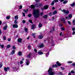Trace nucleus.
I'll use <instances>...</instances> for the list:
<instances>
[{
	"instance_id": "nucleus-2",
	"label": "nucleus",
	"mask_w": 75,
	"mask_h": 75,
	"mask_svg": "<svg viewBox=\"0 0 75 75\" xmlns=\"http://www.w3.org/2000/svg\"><path fill=\"white\" fill-rule=\"evenodd\" d=\"M52 69H51V68L50 67L48 70L49 75H54L55 74V72H52Z\"/></svg>"
},
{
	"instance_id": "nucleus-32",
	"label": "nucleus",
	"mask_w": 75,
	"mask_h": 75,
	"mask_svg": "<svg viewBox=\"0 0 75 75\" xmlns=\"http://www.w3.org/2000/svg\"><path fill=\"white\" fill-rule=\"evenodd\" d=\"M16 47H15V46L14 45L13 46V47L12 48H13V50H16Z\"/></svg>"
},
{
	"instance_id": "nucleus-11",
	"label": "nucleus",
	"mask_w": 75,
	"mask_h": 75,
	"mask_svg": "<svg viewBox=\"0 0 75 75\" xmlns=\"http://www.w3.org/2000/svg\"><path fill=\"white\" fill-rule=\"evenodd\" d=\"M40 48H42V47H44V44H41L40 46H39Z\"/></svg>"
},
{
	"instance_id": "nucleus-64",
	"label": "nucleus",
	"mask_w": 75,
	"mask_h": 75,
	"mask_svg": "<svg viewBox=\"0 0 75 75\" xmlns=\"http://www.w3.org/2000/svg\"><path fill=\"white\" fill-rule=\"evenodd\" d=\"M52 9H53V10H55V8L54 7H52Z\"/></svg>"
},
{
	"instance_id": "nucleus-61",
	"label": "nucleus",
	"mask_w": 75,
	"mask_h": 75,
	"mask_svg": "<svg viewBox=\"0 0 75 75\" xmlns=\"http://www.w3.org/2000/svg\"><path fill=\"white\" fill-rule=\"evenodd\" d=\"M73 66H75V63H72Z\"/></svg>"
},
{
	"instance_id": "nucleus-39",
	"label": "nucleus",
	"mask_w": 75,
	"mask_h": 75,
	"mask_svg": "<svg viewBox=\"0 0 75 75\" xmlns=\"http://www.w3.org/2000/svg\"><path fill=\"white\" fill-rule=\"evenodd\" d=\"M60 68L62 70V71L65 69V68H64V67H61Z\"/></svg>"
},
{
	"instance_id": "nucleus-4",
	"label": "nucleus",
	"mask_w": 75,
	"mask_h": 75,
	"mask_svg": "<svg viewBox=\"0 0 75 75\" xmlns=\"http://www.w3.org/2000/svg\"><path fill=\"white\" fill-rule=\"evenodd\" d=\"M48 8V6L46 5L43 8H41L42 10H44L45 9H47Z\"/></svg>"
},
{
	"instance_id": "nucleus-46",
	"label": "nucleus",
	"mask_w": 75,
	"mask_h": 75,
	"mask_svg": "<svg viewBox=\"0 0 75 75\" xmlns=\"http://www.w3.org/2000/svg\"><path fill=\"white\" fill-rule=\"evenodd\" d=\"M25 22H26V21H25L23 20L22 21V23H25Z\"/></svg>"
},
{
	"instance_id": "nucleus-58",
	"label": "nucleus",
	"mask_w": 75,
	"mask_h": 75,
	"mask_svg": "<svg viewBox=\"0 0 75 75\" xmlns=\"http://www.w3.org/2000/svg\"><path fill=\"white\" fill-rule=\"evenodd\" d=\"M8 41H11V39H9L8 40Z\"/></svg>"
},
{
	"instance_id": "nucleus-44",
	"label": "nucleus",
	"mask_w": 75,
	"mask_h": 75,
	"mask_svg": "<svg viewBox=\"0 0 75 75\" xmlns=\"http://www.w3.org/2000/svg\"><path fill=\"white\" fill-rule=\"evenodd\" d=\"M31 35H32V36H34V35H35V33H32Z\"/></svg>"
},
{
	"instance_id": "nucleus-36",
	"label": "nucleus",
	"mask_w": 75,
	"mask_h": 75,
	"mask_svg": "<svg viewBox=\"0 0 75 75\" xmlns=\"http://www.w3.org/2000/svg\"><path fill=\"white\" fill-rule=\"evenodd\" d=\"M28 49H31V46L29 45L28 46Z\"/></svg>"
},
{
	"instance_id": "nucleus-20",
	"label": "nucleus",
	"mask_w": 75,
	"mask_h": 75,
	"mask_svg": "<svg viewBox=\"0 0 75 75\" xmlns=\"http://www.w3.org/2000/svg\"><path fill=\"white\" fill-rule=\"evenodd\" d=\"M18 54L19 56H21L22 55V53L21 52H18Z\"/></svg>"
},
{
	"instance_id": "nucleus-15",
	"label": "nucleus",
	"mask_w": 75,
	"mask_h": 75,
	"mask_svg": "<svg viewBox=\"0 0 75 75\" xmlns=\"http://www.w3.org/2000/svg\"><path fill=\"white\" fill-rule=\"evenodd\" d=\"M57 14V11H54L53 13V15H55V14Z\"/></svg>"
},
{
	"instance_id": "nucleus-18",
	"label": "nucleus",
	"mask_w": 75,
	"mask_h": 75,
	"mask_svg": "<svg viewBox=\"0 0 75 75\" xmlns=\"http://www.w3.org/2000/svg\"><path fill=\"white\" fill-rule=\"evenodd\" d=\"M18 16L16 15L15 16V20H18Z\"/></svg>"
},
{
	"instance_id": "nucleus-31",
	"label": "nucleus",
	"mask_w": 75,
	"mask_h": 75,
	"mask_svg": "<svg viewBox=\"0 0 75 75\" xmlns=\"http://www.w3.org/2000/svg\"><path fill=\"white\" fill-rule=\"evenodd\" d=\"M7 25L6 26L4 27V29L5 30H7Z\"/></svg>"
},
{
	"instance_id": "nucleus-13",
	"label": "nucleus",
	"mask_w": 75,
	"mask_h": 75,
	"mask_svg": "<svg viewBox=\"0 0 75 75\" xmlns=\"http://www.w3.org/2000/svg\"><path fill=\"white\" fill-rule=\"evenodd\" d=\"M56 63L57 65H58L59 66H61V64L59 63V62H57Z\"/></svg>"
},
{
	"instance_id": "nucleus-49",
	"label": "nucleus",
	"mask_w": 75,
	"mask_h": 75,
	"mask_svg": "<svg viewBox=\"0 0 75 75\" xmlns=\"http://www.w3.org/2000/svg\"><path fill=\"white\" fill-rule=\"evenodd\" d=\"M1 47L2 48H3L4 47V45H2L1 46Z\"/></svg>"
},
{
	"instance_id": "nucleus-6",
	"label": "nucleus",
	"mask_w": 75,
	"mask_h": 75,
	"mask_svg": "<svg viewBox=\"0 0 75 75\" xmlns=\"http://www.w3.org/2000/svg\"><path fill=\"white\" fill-rule=\"evenodd\" d=\"M13 28H18V25L16 24L13 25Z\"/></svg>"
},
{
	"instance_id": "nucleus-57",
	"label": "nucleus",
	"mask_w": 75,
	"mask_h": 75,
	"mask_svg": "<svg viewBox=\"0 0 75 75\" xmlns=\"http://www.w3.org/2000/svg\"><path fill=\"white\" fill-rule=\"evenodd\" d=\"M34 51H35V52H37V50H36V49H35Z\"/></svg>"
},
{
	"instance_id": "nucleus-26",
	"label": "nucleus",
	"mask_w": 75,
	"mask_h": 75,
	"mask_svg": "<svg viewBox=\"0 0 75 75\" xmlns=\"http://www.w3.org/2000/svg\"><path fill=\"white\" fill-rule=\"evenodd\" d=\"M38 53H39V54H40V55L41 54H43V53L41 51H39L38 52Z\"/></svg>"
},
{
	"instance_id": "nucleus-60",
	"label": "nucleus",
	"mask_w": 75,
	"mask_h": 75,
	"mask_svg": "<svg viewBox=\"0 0 75 75\" xmlns=\"http://www.w3.org/2000/svg\"><path fill=\"white\" fill-rule=\"evenodd\" d=\"M71 72L72 74H73V73H74V71H71Z\"/></svg>"
},
{
	"instance_id": "nucleus-9",
	"label": "nucleus",
	"mask_w": 75,
	"mask_h": 75,
	"mask_svg": "<svg viewBox=\"0 0 75 75\" xmlns=\"http://www.w3.org/2000/svg\"><path fill=\"white\" fill-rule=\"evenodd\" d=\"M26 65H29V64H30V62L28 61V60L27 59H26Z\"/></svg>"
},
{
	"instance_id": "nucleus-56",
	"label": "nucleus",
	"mask_w": 75,
	"mask_h": 75,
	"mask_svg": "<svg viewBox=\"0 0 75 75\" xmlns=\"http://www.w3.org/2000/svg\"><path fill=\"white\" fill-rule=\"evenodd\" d=\"M64 0H60V2H62V1H63Z\"/></svg>"
},
{
	"instance_id": "nucleus-43",
	"label": "nucleus",
	"mask_w": 75,
	"mask_h": 75,
	"mask_svg": "<svg viewBox=\"0 0 75 75\" xmlns=\"http://www.w3.org/2000/svg\"><path fill=\"white\" fill-rule=\"evenodd\" d=\"M2 66H3V64L1 63V64H0V68H1V67H2Z\"/></svg>"
},
{
	"instance_id": "nucleus-5",
	"label": "nucleus",
	"mask_w": 75,
	"mask_h": 75,
	"mask_svg": "<svg viewBox=\"0 0 75 75\" xmlns=\"http://www.w3.org/2000/svg\"><path fill=\"white\" fill-rule=\"evenodd\" d=\"M62 12L64 13L65 14H69V11H66L65 9H63L62 11Z\"/></svg>"
},
{
	"instance_id": "nucleus-59",
	"label": "nucleus",
	"mask_w": 75,
	"mask_h": 75,
	"mask_svg": "<svg viewBox=\"0 0 75 75\" xmlns=\"http://www.w3.org/2000/svg\"><path fill=\"white\" fill-rule=\"evenodd\" d=\"M74 34H75V32L73 31V33H72L73 35H74Z\"/></svg>"
},
{
	"instance_id": "nucleus-30",
	"label": "nucleus",
	"mask_w": 75,
	"mask_h": 75,
	"mask_svg": "<svg viewBox=\"0 0 75 75\" xmlns=\"http://www.w3.org/2000/svg\"><path fill=\"white\" fill-rule=\"evenodd\" d=\"M68 3V1H64L63 2V3H64V4H66V3Z\"/></svg>"
},
{
	"instance_id": "nucleus-12",
	"label": "nucleus",
	"mask_w": 75,
	"mask_h": 75,
	"mask_svg": "<svg viewBox=\"0 0 75 75\" xmlns=\"http://www.w3.org/2000/svg\"><path fill=\"white\" fill-rule=\"evenodd\" d=\"M43 18H47L48 16L47 15H44L43 16Z\"/></svg>"
},
{
	"instance_id": "nucleus-52",
	"label": "nucleus",
	"mask_w": 75,
	"mask_h": 75,
	"mask_svg": "<svg viewBox=\"0 0 75 75\" xmlns=\"http://www.w3.org/2000/svg\"><path fill=\"white\" fill-rule=\"evenodd\" d=\"M23 63V61H20V64H22Z\"/></svg>"
},
{
	"instance_id": "nucleus-48",
	"label": "nucleus",
	"mask_w": 75,
	"mask_h": 75,
	"mask_svg": "<svg viewBox=\"0 0 75 75\" xmlns=\"http://www.w3.org/2000/svg\"><path fill=\"white\" fill-rule=\"evenodd\" d=\"M72 31H75V28H72Z\"/></svg>"
},
{
	"instance_id": "nucleus-14",
	"label": "nucleus",
	"mask_w": 75,
	"mask_h": 75,
	"mask_svg": "<svg viewBox=\"0 0 75 75\" xmlns=\"http://www.w3.org/2000/svg\"><path fill=\"white\" fill-rule=\"evenodd\" d=\"M27 58H31V54H28L27 56Z\"/></svg>"
},
{
	"instance_id": "nucleus-7",
	"label": "nucleus",
	"mask_w": 75,
	"mask_h": 75,
	"mask_svg": "<svg viewBox=\"0 0 75 75\" xmlns=\"http://www.w3.org/2000/svg\"><path fill=\"white\" fill-rule=\"evenodd\" d=\"M61 21L63 22L64 23H65V19L64 18H62L61 19Z\"/></svg>"
},
{
	"instance_id": "nucleus-28",
	"label": "nucleus",
	"mask_w": 75,
	"mask_h": 75,
	"mask_svg": "<svg viewBox=\"0 0 75 75\" xmlns=\"http://www.w3.org/2000/svg\"><path fill=\"white\" fill-rule=\"evenodd\" d=\"M72 14H70L69 15V18H72Z\"/></svg>"
},
{
	"instance_id": "nucleus-63",
	"label": "nucleus",
	"mask_w": 75,
	"mask_h": 75,
	"mask_svg": "<svg viewBox=\"0 0 75 75\" xmlns=\"http://www.w3.org/2000/svg\"><path fill=\"white\" fill-rule=\"evenodd\" d=\"M35 1L36 2H38L39 1H40V0H36Z\"/></svg>"
},
{
	"instance_id": "nucleus-19",
	"label": "nucleus",
	"mask_w": 75,
	"mask_h": 75,
	"mask_svg": "<svg viewBox=\"0 0 75 75\" xmlns=\"http://www.w3.org/2000/svg\"><path fill=\"white\" fill-rule=\"evenodd\" d=\"M4 71H5V72H7V67H5L4 68Z\"/></svg>"
},
{
	"instance_id": "nucleus-62",
	"label": "nucleus",
	"mask_w": 75,
	"mask_h": 75,
	"mask_svg": "<svg viewBox=\"0 0 75 75\" xmlns=\"http://www.w3.org/2000/svg\"><path fill=\"white\" fill-rule=\"evenodd\" d=\"M72 61H71V62H68V63H72Z\"/></svg>"
},
{
	"instance_id": "nucleus-10",
	"label": "nucleus",
	"mask_w": 75,
	"mask_h": 75,
	"mask_svg": "<svg viewBox=\"0 0 75 75\" xmlns=\"http://www.w3.org/2000/svg\"><path fill=\"white\" fill-rule=\"evenodd\" d=\"M30 7H31V9H33V8H35V6H34V5H31L30 6Z\"/></svg>"
},
{
	"instance_id": "nucleus-24",
	"label": "nucleus",
	"mask_w": 75,
	"mask_h": 75,
	"mask_svg": "<svg viewBox=\"0 0 75 75\" xmlns=\"http://www.w3.org/2000/svg\"><path fill=\"white\" fill-rule=\"evenodd\" d=\"M15 52V50H13L12 51V52H11V54L12 55H13V54H14V53Z\"/></svg>"
},
{
	"instance_id": "nucleus-21",
	"label": "nucleus",
	"mask_w": 75,
	"mask_h": 75,
	"mask_svg": "<svg viewBox=\"0 0 75 75\" xmlns=\"http://www.w3.org/2000/svg\"><path fill=\"white\" fill-rule=\"evenodd\" d=\"M43 37H44V36L40 35L39 37V39H41L42 38H43Z\"/></svg>"
},
{
	"instance_id": "nucleus-51",
	"label": "nucleus",
	"mask_w": 75,
	"mask_h": 75,
	"mask_svg": "<svg viewBox=\"0 0 75 75\" xmlns=\"http://www.w3.org/2000/svg\"><path fill=\"white\" fill-rule=\"evenodd\" d=\"M22 14H23V16H24V17H25V13H23Z\"/></svg>"
},
{
	"instance_id": "nucleus-42",
	"label": "nucleus",
	"mask_w": 75,
	"mask_h": 75,
	"mask_svg": "<svg viewBox=\"0 0 75 75\" xmlns=\"http://www.w3.org/2000/svg\"><path fill=\"white\" fill-rule=\"evenodd\" d=\"M28 16L29 17H31V14H29L28 15Z\"/></svg>"
},
{
	"instance_id": "nucleus-16",
	"label": "nucleus",
	"mask_w": 75,
	"mask_h": 75,
	"mask_svg": "<svg viewBox=\"0 0 75 75\" xmlns=\"http://www.w3.org/2000/svg\"><path fill=\"white\" fill-rule=\"evenodd\" d=\"M23 11H24V12H25V13H27V12H28V9H27V10H25V9H24L23 10Z\"/></svg>"
},
{
	"instance_id": "nucleus-54",
	"label": "nucleus",
	"mask_w": 75,
	"mask_h": 75,
	"mask_svg": "<svg viewBox=\"0 0 75 75\" xmlns=\"http://www.w3.org/2000/svg\"><path fill=\"white\" fill-rule=\"evenodd\" d=\"M61 29L62 30H65L64 28H62Z\"/></svg>"
},
{
	"instance_id": "nucleus-34",
	"label": "nucleus",
	"mask_w": 75,
	"mask_h": 75,
	"mask_svg": "<svg viewBox=\"0 0 75 75\" xmlns=\"http://www.w3.org/2000/svg\"><path fill=\"white\" fill-rule=\"evenodd\" d=\"M54 2L52 1V3L51 4V6H54Z\"/></svg>"
},
{
	"instance_id": "nucleus-3",
	"label": "nucleus",
	"mask_w": 75,
	"mask_h": 75,
	"mask_svg": "<svg viewBox=\"0 0 75 75\" xmlns=\"http://www.w3.org/2000/svg\"><path fill=\"white\" fill-rule=\"evenodd\" d=\"M35 6L37 7H40L42 6V4L40 3H37L35 4Z\"/></svg>"
},
{
	"instance_id": "nucleus-47",
	"label": "nucleus",
	"mask_w": 75,
	"mask_h": 75,
	"mask_svg": "<svg viewBox=\"0 0 75 75\" xmlns=\"http://www.w3.org/2000/svg\"><path fill=\"white\" fill-rule=\"evenodd\" d=\"M67 23L69 24V25H71V22L69 21H67Z\"/></svg>"
},
{
	"instance_id": "nucleus-27",
	"label": "nucleus",
	"mask_w": 75,
	"mask_h": 75,
	"mask_svg": "<svg viewBox=\"0 0 75 75\" xmlns=\"http://www.w3.org/2000/svg\"><path fill=\"white\" fill-rule=\"evenodd\" d=\"M35 28V25H32V29L33 30Z\"/></svg>"
},
{
	"instance_id": "nucleus-22",
	"label": "nucleus",
	"mask_w": 75,
	"mask_h": 75,
	"mask_svg": "<svg viewBox=\"0 0 75 75\" xmlns=\"http://www.w3.org/2000/svg\"><path fill=\"white\" fill-rule=\"evenodd\" d=\"M11 47V45H8L6 46L7 48H9Z\"/></svg>"
},
{
	"instance_id": "nucleus-29",
	"label": "nucleus",
	"mask_w": 75,
	"mask_h": 75,
	"mask_svg": "<svg viewBox=\"0 0 75 75\" xmlns=\"http://www.w3.org/2000/svg\"><path fill=\"white\" fill-rule=\"evenodd\" d=\"M25 32H27L28 30V28H25Z\"/></svg>"
},
{
	"instance_id": "nucleus-38",
	"label": "nucleus",
	"mask_w": 75,
	"mask_h": 75,
	"mask_svg": "<svg viewBox=\"0 0 75 75\" xmlns=\"http://www.w3.org/2000/svg\"><path fill=\"white\" fill-rule=\"evenodd\" d=\"M49 54H50V53L49 52H48L46 54V55L47 57H48V55H49Z\"/></svg>"
},
{
	"instance_id": "nucleus-55",
	"label": "nucleus",
	"mask_w": 75,
	"mask_h": 75,
	"mask_svg": "<svg viewBox=\"0 0 75 75\" xmlns=\"http://www.w3.org/2000/svg\"><path fill=\"white\" fill-rule=\"evenodd\" d=\"M7 69H8V70H9V69H10V67H7Z\"/></svg>"
},
{
	"instance_id": "nucleus-8",
	"label": "nucleus",
	"mask_w": 75,
	"mask_h": 75,
	"mask_svg": "<svg viewBox=\"0 0 75 75\" xmlns=\"http://www.w3.org/2000/svg\"><path fill=\"white\" fill-rule=\"evenodd\" d=\"M18 42H22V39L21 38H19L17 40Z\"/></svg>"
},
{
	"instance_id": "nucleus-41",
	"label": "nucleus",
	"mask_w": 75,
	"mask_h": 75,
	"mask_svg": "<svg viewBox=\"0 0 75 75\" xmlns=\"http://www.w3.org/2000/svg\"><path fill=\"white\" fill-rule=\"evenodd\" d=\"M3 38H4V40H6V36H4Z\"/></svg>"
},
{
	"instance_id": "nucleus-1",
	"label": "nucleus",
	"mask_w": 75,
	"mask_h": 75,
	"mask_svg": "<svg viewBox=\"0 0 75 75\" xmlns=\"http://www.w3.org/2000/svg\"><path fill=\"white\" fill-rule=\"evenodd\" d=\"M33 15L35 18H38L40 15V11L38 9H34L33 11Z\"/></svg>"
},
{
	"instance_id": "nucleus-40",
	"label": "nucleus",
	"mask_w": 75,
	"mask_h": 75,
	"mask_svg": "<svg viewBox=\"0 0 75 75\" xmlns=\"http://www.w3.org/2000/svg\"><path fill=\"white\" fill-rule=\"evenodd\" d=\"M75 20H73V21L72 23H73V25H75Z\"/></svg>"
},
{
	"instance_id": "nucleus-45",
	"label": "nucleus",
	"mask_w": 75,
	"mask_h": 75,
	"mask_svg": "<svg viewBox=\"0 0 75 75\" xmlns=\"http://www.w3.org/2000/svg\"><path fill=\"white\" fill-rule=\"evenodd\" d=\"M29 21L30 23H33V21H32V20H29Z\"/></svg>"
},
{
	"instance_id": "nucleus-23",
	"label": "nucleus",
	"mask_w": 75,
	"mask_h": 75,
	"mask_svg": "<svg viewBox=\"0 0 75 75\" xmlns=\"http://www.w3.org/2000/svg\"><path fill=\"white\" fill-rule=\"evenodd\" d=\"M70 5L71 6V7H74V6H75V3L74 2L73 3L71 4H70Z\"/></svg>"
},
{
	"instance_id": "nucleus-53",
	"label": "nucleus",
	"mask_w": 75,
	"mask_h": 75,
	"mask_svg": "<svg viewBox=\"0 0 75 75\" xmlns=\"http://www.w3.org/2000/svg\"><path fill=\"white\" fill-rule=\"evenodd\" d=\"M49 15L50 16H52V14H51V12H50L49 13Z\"/></svg>"
},
{
	"instance_id": "nucleus-33",
	"label": "nucleus",
	"mask_w": 75,
	"mask_h": 75,
	"mask_svg": "<svg viewBox=\"0 0 75 75\" xmlns=\"http://www.w3.org/2000/svg\"><path fill=\"white\" fill-rule=\"evenodd\" d=\"M10 16H7L6 17V19H10Z\"/></svg>"
},
{
	"instance_id": "nucleus-35",
	"label": "nucleus",
	"mask_w": 75,
	"mask_h": 75,
	"mask_svg": "<svg viewBox=\"0 0 75 75\" xmlns=\"http://www.w3.org/2000/svg\"><path fill=\"white\" fill-rule=\"evenodd\" d=\"M54 3H57V2H58V0H54Z\"/></svg>"
},
{
	"instance_id": "nucleus-25",
	"label": "nucleus",
	"mask_w": 75,
	"mask_h": 75,
	"mask_svg": "<svg viewBox=\"0 0 75 75\" xmlns=\"http://www.w3.org/2000/svg\"><path fill=\"white\" fill-rule=\"evenodd\" d=\"M42 24L41 23H39V27L40 28H41V27H42Z\"/></svg>"
},
{
	"instance_id": "nucleus-37",
	"label": "nucleus",
	"mask_w": 75,
	"mask_h": 75,
	"mask_svg": "<svg viewBox=\"0 0 75 75\" xmlns=\"http://www.w3.org/2000/svg\"><path fill=\"white\" fill-rule=\"evenodd\" d=\"M14 23L15 24H17L18 23V21H17L16 20L14 21Z\"/></svg>"
},
{
	"instance_id": "nucleus-50",
	"label": "nucleus",
	"mask_w": 75,
	"mask_h": 75,
	"mask_svg": "<svg viewBox=\"0 0 75 75\" xmlns=\"http://www.w3.org/2000/svg\"><path fill=\"white\" fill-rule=\"evenodd\" d=\"M22 7H23V6H22V5H21L20 6V9H21V8H22Z\"/></svg>"
},
{
	"instance_id": "nucleus-17",
	"label": "nucleus",
	"mask_w": 75,
	"mask_h": 75,
	"mask_svg": "<svg viewBox=\"0 0 75 75\" xmlns=\"http://www.w3.org/2000/svg\"><path fill=\"white\" fill-rule=\"evenodd\" d=\"M52 67H55V68H57V67H58V65L57 64H54L52 66Z\"/></svg>"
}]
</instances>
